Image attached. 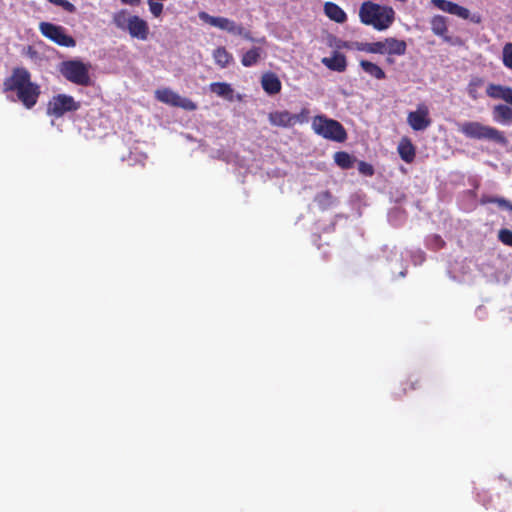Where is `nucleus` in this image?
<instances>
[{
	"instance_id": "obj_1",
	"label": "nucleus",
	"mask_w": 512,
	"mask_h": 512,
	"mask_svg": "<svg viewBox=\"0 0 512 512\" xmlns=\"http://www.w3.org/2000/svg\"><path fill=\"white\" fill-rule=\"evenodd\" d=\"M4 90L7 93H15L17 100L26 108H32L40 95V87L31 81V75L27 69L18 67L13 69L10 77L4 81Z\"/></svg>"
},
{
	"instance_id": "obj_2",
	"label": "nucleus",
	"mask_w": 512,
	"mask_h": 512,
	"mask_svg": "<svg viewBox=\"0 0 512 512\" xmlns=\"http://www.w3.org/2000/svg\"><path fill=\"white\" fill-rule=\"evenodd\" d=\"M338 48H346L350 50L364 51L374 54H388L402 56L406 53L407 45L403 40L393 37L386 38L377 42H342Z\"/></svg>"
},
{
	"instance_id": "obj_3",
	"label": "nucleus",
	"mask_w": 512,
	"mask_h": 512,
	"mask_svg": "<svg viewBox=\"0 0 512 512\" xmlns=\"http://www.w3.org/2000/svg\"><path fill=\"white\" fill-rule=\"evenodd\" d=\"M359 18L363 24L372 26L378 31H383L393 23L395 12L391 7L367 1L360 6Z\"/></svg>"
},
{
	"instance_id": "obj_4",
	"label": "nucleus",
	"mask_w": 512,
	"mask_h": 512,
	"mask_svg": "<svg viewBox=\"0 0 512 512\" xmlns=\"http://www.w3.org/2000/svg\"><path fill=\"white\" fill-rule=\"evenodd\" d=\"M459 131L470 139L487 140L498 144L507 142L503 132L477 121H467L460 124Z\"/></svg>"
},
{
	"instance_id": "obj_5",
	"label": "nucleus",
	"mask_w": 512,
	"mask_h": 512,
	"mask_svg": "<svg viewBox=\"0 0 512 512\" xmlns=\"http://www.w3.org/2000/svg\"><path fill=\"white\" fill-rule=\"evenodd\" d=\"M312 129L317 135L331 141L344 142L347 138V133L342 124L324 115L314 117Z\"/></svg>"
},
{
	"instance_id": "obj_6",
	"label": "nucleus",
	"mask_w": 512,
	"mask_h": 512,
	"mask_svg": "<svg viewBox=\"0 0 512 512\" xmlns=\"http://www.w3.org/2000/svg\"><path fill=\"white\" fill-rule=\"evenodd\" d=\"M60 71L68 81L74 84L85 86L90 83L89 67L81 61L63 62Z\"/></svg>"
},
{
	"instance_id": "obj_7",
	"label": "nucleus",
	"mask_w": 512,
	"mask_h": 512,
	"mask_svg": "<svg viewBox=\"0 0 512 512\" xmlns=\"http://www.w3.org/2000/svg\"><path fill=\"white\" fill-rule=\"evenodd\" d=\"M80 108V102L67 94L53 96L47 104V114L56 118L62 117L67 112H74Z\"/></svg>"
},
{
	"instance_id": "obj_8",
	"label": "nucleus",
	"mask_w": 512,
	"mask_h": 512,
	"mask_svg": "<svg viewBox=\"0 0 512 512\" xmlns=\"http://www.w3.org/2000/svg\"><path fill=\"white\" fill-rule=\"evenodd\" d=\"M39 30L43 36L63 47H74L76 41L70 35L66 34L62 26L49 22H41Z\"/></svg>"
},
{
	"instance_id": "obj_9",
	"label": "nucleus",
	"mask_w": 512,
	"mask_h": 512,
	"mask_svg": "<svg viewBox=\"0 0 512 512\" xmlns=\"http://www.w3.org/2000/svg\"><path fill=\"white\" fill-rule=\"evenodd\" d=\"M155 97L158 101L174 106L181 107L188 111H193L197 108L196 104L188 98L181 97L176 92L169 88L158 89L155 91Z\"/></svg>"
},
{
	"instance_id": "obj_10",
	"label": "nucleus",
	"mask_w": 512,
	"mask_h": 512,
	"mask_svg": "<svg viewBox=\"0 0 512 512\" xmlns=\"http://www.w3.org/2000/svg\"><path fill=\"white\" fill-rule=\"evenodd\" d=\"M503 266V261L495 258L481 263L480 271L489 282L505 283L507 281V274L504 271Z\"/></svg>"
},
{
	"instance_id": "obj_11",
	"label": "nucleus",
	"mask_w": 512,
	"mask_h": 512,
	"mask_svg": "<svg viewBox=\"0 0 512 512\" xmlns=\"http://www.w3.org/2000/svg\"><path fill=\"white\" fill-rule=\"evenodd\" d=\"M198 17L201 21L216 27L220 30L226 31L234 35V33H241L240 25L235 21L226 17L211 16L205 11H200Z\"/></svg>"
},
{
	"instance_id": "obj_12",
	"label": "nucleus",
	"mask_w": 512,
	"mask_h": 512,
	"mask_svg": "<svg viewBox=\"0 0 512 512\" xmlns=\"http://www.w3.org/2000/svg\"><path fill=\"white\" fill-rule=\"evenodd\" d=\"M407 122L415 131L427 129L431 124L428 107L425 104H419L416 111L408 113Z\"/></svg>"
},
{
	"instance_id": "obj_13",
	"label": "nucleus",
	"mask_w": 512,
	"mask_h": 512,
	"mask_svg": "<svg viewBox=\"0 0 512 512\" xmlns=\"http://www.w3.org/2000/svg\"><path fill=\"white\" fill-rule=\"evenodd\" d=\"M126 31L132 38L145 41L148 39L149 25L144 19L134 15Z\"/></svg>"
},
{
	"instance_id": "obj_14",
	"label": "nucleus",
	"mask_w": 512,
	"mask_h": 512,
	"mask_svg": "<svg viewBox=\"0 0 512 512\" xmlns=\"http://www.w3.org/2000/svg\"><path fill=\"white\" fill-rule=\"evenodd\" d=\"M486 94L493 99H501L512 105V88L503 85L489 84Z\"/></svg>"
},
{
	"instance_id": "obj_15",
	"label": "nucleus",
	"mask_w": 512,
	"mask_h": 512,
	"mask_svg": "<svg viewBox=\"0 0 512 512\" xmlns=\"http://www.w3.org/2000/svg\"><path fill=\"white\" fill-rule=\"evenodd\" d=\"M492 118L498 124L511 126L512 108L504 104L495 105L492 109Z\"/></svg>"
},
{
	"instance_id": "obj_16",
	"label": "nucleus",
	"mask_w": 512,
	"mask_h": 512,
	"mask_svg": "<svg viewBox=\"0 0 512 512\" xmlns=\"http://www.w3.org/2000/svg\"><path fill=\"white\" fill-rule=\"evenodd\" d=\"M322 63L328 69L336 72H344L347 67L346 57L336 51L330 57H324Z\"/></svg>"
},
{
	"instance_id": "obj_17",
	"label": "nucleus",
	"mask_w": 512,
	"mask_h": 512,
	"mask_svg": "<svg viewBox=\"0 0 512 512\" xmlns=\"http://www.w3.org/2000/svg\"><path fill=\"white\" fill-rule=\"evenodd\" d=\"M261 85L263 90L269 95L279 93L282 87L278 76L271 72L263 74L261 78Z\"/></svg>"
},
{
	"instance_id": "obj_18",
	"label": "nucleus",
	"mask_w": 512,
	"mask_h": 512,
	"mask_svg": "<svg viewBox=\"0 0 512 512\" xmlns=\"http://www.w3.org/2000/svg\"><path fill=\"white\" fill-rule=\"evenodd\" d=\"M209 90L227 101H234V89L226 82H213L209 85Z\"/></svg>"
},
{
	"instance_id": "obj_19",
	"label": "nucleus",
	"mask_w": 512,
	"mask_h": 512,
	"mask_svg": "<svg viewBox=\"0 0 512 512\" xmlns=\"http://www.w3.org/2000/svg\"><path fill=\"white\" fill-rule=\"evenodd\" d=\"M268 118L270 124L273 126L284 128L292 126V114L286 110L271 112Z\"/></svg>"
},
{
	"instance_id": "obj_20",
	"label": "nucleus",
	"mask_w": 512,
	"mask_h": 512,
	"mask_svg": "<svg viewBox=\"0 0 512 512\" xmlns=\"http://www.w3.org/2000/svg\"><path fill=\"white\" fill-rule=\"evenodd\" d=\"M324 12L328 18L337 22L343 23L346 21L347 16L344 10L333 2H326L324 5Z\"/></svg>"
},
{
	"instance_id": "obj_21",
	"label": "nucleus",
	"mask_w": 512,
	"mask_h": 512,
	"mask_svg": "<svg viewBox=\"0 0 512 512\" xmlns=\"http://www.w3.org/2000/svg\"><path fill=\"white\" fill-rule=\"evenodd\" d=\"M398 153L406 163L413 162L415 158V148L409 139H402L398 145Z\"/></svg>"
},
{
	"instance_id": "obj_22",
	"label": "nucleus",
	"mask_w": 512,
	"mask_h": 512,
	"mask_svg": "<svg viewBox=\"0 0 512 512\" xmlns=\"http://www.w3.org/2000/svg\"><path fill=\"white\" fill-rule=\"evenodd\" d=\"M132 16L133 15H131L128 12V10L121 9L113 14L112 20H113L114 25L118 29H120L122 31H126L130 24V21L132 20Z\"/></svg>"
},
{
	"instance_id": "obj_23",
	"label": "nucleus",
	"mask_w": 512,
	"mask_h": 512,
	"mask_svg": "<svg viewBox=\"0 0 512 512\" xmlns=\"http://www.w3.org/2000/svg\"><path fill=\"white\" fill-rule=\"evenodd\" d=\"M359 64L365 73H367L368 75L375 79L382 80L386 77L383 69L373 62L361 60Z\"/></svg>"
},
{
	"instance_id": "obj_24",
	"label": "nucleus",
	"mask_w": 512,
	"mask_h": 512,
	"mask_svg": "<svg viewBox=\"0 0 512 512\" xmlns=\"http://www.w3.org/2000/svg\"><path fill=\"white\" fill-rule=\"evenodd\" d=\"M263 50L259 47H253L242 55L241 63L244 67H252L258 63Z\"/></svg>"
},
{
	"instance_id": "obj_25",
	"label": "nucleus",
	"mask_w": 512,
	"mask_h": 512,
	"mask_svg": "<svg viewBox=\"0 0 512 512\" xmlns=\"http://www.w3.org/2000/svg\"><path fill=\"white\" fill-rule=\"evenodd\" d=\"M215 63L221 68H226L233 60V56L224 47H218L213 52Z\"/></svg>"
},
{
	"instance_id": "obj_26",
	"label": "nucleus",
	"mask_w": 512,
	"mask_h": 512,
	"mask_svg": "<svg viewBox=\"0 0 512 512\" xmlns=\"http://www.w3.org/2000/svg\"><path fill=\"white\" fill-rule=\"evenodd\" d=\"M431 29L434 34L444 36L447 32L446 18L441 15H436L431 19Z\"/></svg>"
},
{
	"instance_id": "obj_27",
	"label": "nucleus",
	"mask_w": 512,
	"mask_h": 512,
	"mask_svg": "<svg viewBox=\"0 0 512 512\" xmlns=\"http://www.w3.org/2000/svg\"><path fill=\"white\" fill-rule=\"evenodd\" d=\"M483 84H484V80L482 78H480V77L472 78L467 86V93H468L469 97L472 98L473 100L478 99V97H479L478 90H479V88L482 87Z\"/></svg>"
},
{
	"instance_id": "obj_28",
	"label": "nucleus",
	"mask_w": 512,
	"mask_h": 512,
	"mask_svg": "<svg viewBox=\"0 0 512 512\" xmlns=\"http://www.w3.org/2000/svg\"><path fill=\"white\" fill-rule=\"evenodd\" d=\"M335 163L341 168H350L353 164V158L346 152H336L334 154Z\"/></svg>"
},
{
	"instance_id": "obj_29",
	"label": "nucleus",
	"mask_w": 512,
	"mask_h": 512,
	"mask_svg": "<svg viewBox=\"0 0 512 512\" xmlns=\"http://www.w3.org/2000/svg\"><path fill=\"white\" fill-rule=\"evenodd\" d=\"M431 2L440 10L453 14L456 3L447 0H431Z\"/></svg>"
},
{
	"instance_id": "obj_30",
	"label": "nucleus",
	"mask_w": 512,
	"mask_h": 512,
	"mask_svg": "<svg viewBox=\"0 0 512 512\" xmlns=\"http://www.w3.org/2000/svg\"><path fill=\"white\" fill-rule=\"evenodd\" d=\"M502 60L505 67L512 70V43H506L502 51Z\"/></svg>"
},
{
	"instance_id": "obj_31",
	"label": "nucleus",
	"mask_w": 512,
	"mask_h": 512,
	"mask_svg": "<svg viewBox=\"0 0 512 512\" xmlns=\"http://www.w3.org/2000/svg\"><path fill=\"white\" fill-rule=\"evenodd\" d=\"M315 201L321 209H326L332 203V196L329 192H321L315 197Z\"/></svg>"
},
{
	"instance_id": "obj_32",
	"label": "nucleus",
	"mask_w": 512,
	"mask_h": 512,
	"mask_svg": "<svg viewBox=\"0 0 512 512\" xmlns=\"http://www.w3.org/2000/svg\"><path fill=\"white\" fill-rule=\"evenodd\" d=\"M149 5V11L150 13L155 17L158 18L161 16L163 12V4L156 0H147Z\"/></svg>"
},
{
	"instance_id": "obj_33",
	"label": "nucleus",
	"mask_w": 512,
	"mask_h": 512,
	"mask_svg": "<svg viewBox=\"0 0 512 512\" xmlns=\"http://www.w3.org/2000/svg\"><path fill=\"white\" fill-rule=\"evenodd\" d=\"M309 114L310 112L307 108H303L298 114H292V126L296 123L308 122Z\"/></svg>"
},
{
	"instance_id": "obj_34",
	"label": "nucleus",
	"mask_w": 512,
	"mask_h": 512,
	"mask_svg": "<svg viewBox=\"0 0 512 512\" xmlns=\"http://www.w3.org/2000/svg\"><path fill=\"white\" fill-rule=\"evenodd\" d=\"M488 203H496L499 207L507 209L512 212V203L505 198L491 197L486 200Z\"/></svg>"
},
{
	"instance_id": "obj_35",
	"label": "nucleus",
	"mask_w": 512,
	"mask_h": 512,
	"mask_svg": "<svg viewBox=\"0 0 512 512\" xmlns=\"http://www.w3.org/2000/svg\"><path fill=\"white\" fill-rule=\"evenodd\" d=\"M498 237L502 243L509 245V246L512 245V231H510L508 229H501L499 231Z\"/></svg>"
},
{
	"instance_id": "obj_36",
	"label": "nucleus",
	"mask_w": 512,
	"mask_h": 512,
	"mask_svg": "<svg viewBox=\"0 0 512 512\" xmlns=\"http://www.w3.org/2000/svg\"><path fill=\"white\" fill-rule=\"evenodd\" d=\"M452 15H456L459 18H462V19H469L470 18V11L467 8L463 7V6H460V5L456 4Z\"/></svg>"
},
{
	"instance_id": "obj_37",
	"label": "nucleus",
	"mask_w": 512,
	"mask_h": 512,
	"mask_svg": "<svg viewBox=\"0 0 512 512\" xmlns=\"http://www.w3.org/2000/svg\"><path fill=\"white\" fill-rule=\"evenodd\" d=\"M429 245L433 249H439V248H441L444 245V241L442 240V238L440 236L433 235L429 239Z\"/></svg>"
},
{
	"instance_id": "obj_38",
	"label": "nucleus",
	"mask_w": 512,
	"mask_h": 512,
	"mask_svg": "<svg viewBox=\"0 0 512 512\" xmlns=\"http://www.w3.org/2000/svg\"><path fill=\"white\" fill-rule=\"evenodd\" d=\"M358 169H359V171L362 174H365V175H372L373 174L372 166L367 164V163H365V162H360Z\"/></svg>"
},
{
	"instance_id": "obj_39",
	"label": "nucleus",
	"mask_w": 512,
	"mask_h": 512,
	"mask_svg": "<svg viewBox=\"0 0 512 512\" xmlns=\"http://www.w3.org/2000/svg\"><path fill=\"white\" fill-rule=\"evenodd\" d=\"M241 33H234V35L242 36L243 38L249 41H255V39L251 36L250 32L245 30L243 26L240 25Z\"/></svg>"
},
{
	"instance_id": "obj_40",
	"label": "nucleus",
	"mask_w": 512,
	"mask_h": 512,
	"mask_svg": "<svg viewBox=\"0 0 512 512\" xmlns=\"http://www.w3.org/2000/svg\"><path fill=\"white\" fill-rule=\"evenodd\" d=\"M121 2L130 6H138L141 3V0H121Z\"/></svg>"
},
{
	"instance_id": "obj_41",
	"label": "nucleus",
	"mask_w": 512,
	"mask_h": 512,
	"mask_svg": "<svg viewBox=\"0 0 512 512\" xmlns=\"http://www.w3.org/2000/svg\"><path fill=\"white\" fill-rule=\"evenodd\" d=\"M471 21L475 22V23H478L480 21V17L479 16H476V15H473L471 17Z\"/></svg>"
},
{
	"instance_id": "obj_42",
	"label": "nucleus",
	"mask_w": 512,
	"mask_h": 512,
	"mask_svg": "<svg viewBox=\"0 0 512 512\" xmlns=\"http://www.w3.org/2000/svg\"><path fill=\"white\" fill-rule=\"evenodd\" d=\"M400 276L404 277V276H405V272H404V271H401V272H400Z\"/></svg>"
}]
</instances>
